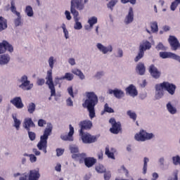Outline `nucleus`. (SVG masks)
I'll return each mask as SVG.
<instances>
[{
    "instance_id": "nucleus-46",
    "label": "nucleus",
    "mask_w": 180,
    "mask_h": 180,
    "mask_svg": "<svg viewBox=\"0 0 180 180\" xmlns=\"http://www.w3.org/2000/svg\"><path fill=\"white\" fill-rule=\"evenodd\" d=\"M61 27L63 29L65 39H70V34L68 32V30H67V27L64 23L62 24Z\"/></svg>"
},
{
    "instance_id": "nucleus-11",
    "label": "nucleus",
    "mask_w": 180,
    "mask_h": 180,
    "mask_svg": "<svg viewBox=\"0 0 180 180\" xmlns=\"http://www.w3.org/2000/svg\"><path fill=\"white\" fill-rule=\"evenodd\" d=\"M82 140L84 144H91L96 141V136L91 135L89 133L79 132Z\"/></svg>"
},
{
    "instance_id": "nucleus-6",
    "label": "nucleus",
    "mask_w": 180,
    "mask_h": 180,
    "mask_svg": "<svg viewBox=\"0 0 180 180\" xmlns=\"http://www.w3.org/2000/svg\"><path fill=\"white\" fill-rule=\"evenodd\" d=\"M150 49H151V43L150 41H143L141 44H140L139 51L138 55L134 58L135 63L140 61V60L144 57V51H146V50H150Z\"/></svg>"
},
{
    "instance_id": "nucleus-16",
    "label": "nucleus",
    "mask_w": 180,
    "mask_h": 180,
    "mask_svg": "<svg viewBox=\"0 0 180 180\" xmlns=\"http://www.w3.org/2000/svg\"><path fill=\"white\" fill-rule=\"evenodd\" d=\"M155 99H161L162 96H164V86H162V83L157 84L155 86Z\"/></svg>"
},
{
    "instance_id": "nucleus-2",
    "label": "nucleus",
    "mask_w": 180,
    "mask_h": 180,
    "mask_svg": "<svg viewBox=\"0 0 180 180\" xmlns=\"http://www.w3.org/2000/svg\"><path fill=\"white\" fill-rule=\"evenodd\" d=\"M51 131H53V124L48 123L44 134L40 136V140L37 145V148L43 151L44 154H47V140H49V136L51 134Z\"/></svg>"
},
{
    "instance_id": "nucleus-63",
    "label": "nucleus",
    "mask_w": 180,
    "mask_h": 180,
    "mask_svg": "<svg viewBox=\"0 0 180 180\" xmlns=\"http://www.w3.org/2000/svg\"><path fill=\"white\" fill-rule=\"evenodd\" d=\"M110 176H111L110 172H107L104 174L105 180H110Z\"/></svg>"
},
{
    "instance_id": "nucleus-59",
    "label": "nucleus",
    "mask_w": 180,
    "mask_h": 180,
    "mask_svg": "<svg viewBox=\"0 0 180 180\" xmlns=\"http://www.w3.org/2000/svg\"><path fill=\"white\" fill-rule=\"evenodd\" d=\"M63 154H64V149H61V148L56 149L57 157H60V155H63Z\"/></svg>"
},
{
    "instance_id": "nucleus-29",
    "label": "nucleus",
    "mask_w": 180,
    "mask_h": 180,
    "mask_svg": "<svg viewBox=\"0 0 180 180\" xmlns=\"http://www.w3.org/2000/svg\"><path fill=\"white\" fill-rule=\"evenodd\" d=\"M115 153H116V150H115V148H112L110 150L109 149V146L105 147V154L108 158H111V160H115Z\"/></svg>"
},
{
    "instance_id": "nucleus-21",
    "label": "nucleus",
    "mask_w": 180,
    "mask_h": 180,
    "mask_svg": "<svg viewBox=\"0 0 180 180\" xmlns=\"http://www.w3.org/2000/svg\"><path fill=\"white\" fill-rule=\"evenodd\" d=\"M133 20H134V11H133V8L130 7L124 22L125 25H130V23H133Z\"/></svg>"
},
{
    "instance_id": "nucleus-58",
    "label": "nucleus",
    "mask_w": 180,
    "mask_h": 180,
    "mask_svg": "<svg viewBox=\"0 0 180 180\" xmlns=\"http://www.w3.org/2000/svg\"><path fill=\"white\" fill-rule=\"evenodd\" d=\"M29 157H30V161L31 162H36L37 161V158L36 157V155L33 154H30Z\"/></svg>"
},
{
    "instance_id": "nucleus-30",
    "label": "nucleus",
    "mask_w": 180,
    "mask_h": 180,
    "mask_svg": "<svg viewBox=\"0 0 180 180\" xmlns=\"http://www.w3.org/2000/svg\"><path fill=\"white\" fill-rule=\"evenodd\" d=\"M12 117L13 120V127H15L16 130H19L20 129V124H22V121L18 119L16 114H13Z\"/></svg>"
},
{
    "instance_id": "nucleus-20",
    "label": "nucleus",
    "mask_w": 180,
    "mask_h": 180,
    "mask_svg": "<svg viewBox=\"0 0 180 180\" xmlns=\"http://www.w3.org/2000/svg\"><path fill=\"white\" fill-rule=\"evenodd\" d=\"M10 103L13 105L17 109H23L25 108V105L22 101V98L20 97H15L10 101Z\"/></svg>"
},
{
    "instance_id": "nucleus-52",
    "label": "nucleus",
    "mask_w": 180,
    "mask_h": 180,
    "mask_svg": "<svg viewBox=\"0 0 180 180\" xmlns=\"http://www.w3.org/2000/svg\"><path fill=\"white\" fill-rule=\"evenodd\" d=\"M156 50L158 51H160V50H162V51H166L167 47L164 46L161 42H160L155 47Z\"/></svg>"
},
{
    "instance_id": "nucleus-7",
    "label": "nucleus",
    "mask_w": 180,
    "mask_h": 180,
    "mask_svg": "<svg viewBox=\"0 0 180 180\" xmlns=\"http://www.w3.org/2000/svg\"><path fill=\"white\" fill-rule=\"evenodd\" d=\"M155 136L153 133H148L145 130H141L138 134H136L134 139L136 141H147V140H151L154 139Z\"/></svg>"
},
{
    "instance_id": "nucleus-56",
    "label": "nucleus",
    "mask_w": 180,
    "mask_h": 180,
    "mask_svg": "<svg viewBox=\"0 0 180 180\" xmlns=\"http://www.w3.org/2000/svg\"><path fill=\"white\" fill-rule=\"evenodd\" d=\"M63 80H64V79H63V77H56L55 78L54 83L56 84V85H61V81Z\"/></svg>"
},
{
    "instance_id": "nucleus-31",
    "label": "nucleus",
    "mask_w": 180,
    "mask_h": 180,
    "mask_svg": "<svg viewBox=\"0 0 180 180\" xmlns=\"http://www.w3.org/2000/svg\"><path fill=\"white\" fill-rule=\"evenodd\" d=\"M11 61V56L8 54H4L0 56V65H5Z\"/></svg>"
},
{
    "instance_id": "nucleus-3",
    "label": "nucleus",
    "mask_w": 180,
    "mask_h": 180,
    "mask_svg": "<svg viewBox=\"0 0 180 180\" xmlns=\"http://www.w3.org/2000/svg\"><path fill=\"white\" fill-rule=\"evenodd\" d=\"M73 160H79V162H82L84 160V165L87 167V168H91L94 167V164H96V159L94 158H86V154L82 153V154H75L72 155Z\"/></svg>"
},
{
    "instance_id": "nucleus-53",
    "label": "nucleus",
    "mask_w": 180,
    "mask_h": 180,
    "mask_svg": "<svg viewBox=\"0 0 180 180\" xmlns=\"http://www.w3.org/2000/svg\"><path fill=\"white\" fill-rule=\"evenodd\" d=\"M117 58H122L123 57V49L118 48L117 49V54L115 55Z\"/></svg>"
},
{
    "instance_id": "nucleus-49",
    "label": "nucleus",
    "mask_w": 180,
    "mask_h": 180,
    "mask_svg": "<svg viewBox=\"0 0 180 180\" xmlns=\"http://www.w3.org/2000/svg\"><path fill=\"white\" fill-rule=\"evenodd\" d=\"M179 173V171L178 169H176L173 172V175L170 177H169L168 180H178V174Z\"/></svg>"
},
{
    "instance_id": "nucleus-35",
    "label": "nucleus",
    "mask_w": 180,
    "mask_h": 180,
    "mask_svg": "<svg viewBox=\"0 0 180 180\" xmlns=\"http://www.w3.org/2000/svg\"><path fill=\"white\" fill-rule=\"evenodd\" d=\"M27 112L30 115H33L36 110V104L34 103H30L27 106Z\"/></svg>"
},
{
    "instance_id": "nucleus-44",
    "label": "nucleus",
    "mask_w": 180,
    "mask_h": 180,
    "mask_svg": "<svg viewBox=\"0 0 180 180\" xmlns=\"http://www.w3.org/2000/svg\"><path fill=\"white\" fill-rule=\"evenodd\" d=\"M180 4V0H174L173 2H172L170 6L171 11H175L176 8H178V5Z\"/></svg>"
},
{
    "instance_id": "nucleus-64",
    "label": "nucleus",
    "mask_w": 180,
    "mask_h": 180,
    "mask_svg": "<svg viewBox=\"0 0 180 180\" xmlns=\"http://www.w3.org/2000/svg\"><path fill=\"white\" fill-rule=\"evenodd\" d=\"M19 180H29V176H27L26 174H24L20 177Z\"/></svg>"
},
{
    "instance_id": "nucleus-42",
    "label": "nucleus",
    "mask_w": 180,
    "mask_h": 180,
    "mask_svg": "<svg viewBox=\"0 0 180 180\" xmlns=\"http://www.w3.org/2000/svg\"><path fill=\"white\" fill-rule=\"evenodd\" d=\"M172 164L174 165H179L180 167V156L179 155H176L172 158Z\"/></svg>"
},
{
    "instance_id": "nucleus-36",
    "label": "nucleus",
    "mask_w": 180,
    "mask_h": 180,
    "mask_svg": "<svg viewBox=\"0 0 180 180\" xmlns=\"http://www.w3.org/2000/svg\"><path fill=\"white\" fill-rule=\"evenodd\" d=\"M88 23L90 26V29H92V27H94V25H96V23H98V18L95 16L90 18L88 20Z\"/></svg>"
},
{
    "instance_id": "nucleus-14",
    "label": "nucleus",
    "mask_w": 180,
    "mask_h": 180,
    "mask_svg": "<svg viewBox=\"0 0 180 180\" xmlns=\"http://www.w3.org/2000/svg\"><path fill=\"white\" fill-rule=\"evenodd\" d=\"M69 130L68 135L62 134L60 135L61 140L63 141H74V127L71 124L69 125Z\"/></svg>"
},
{
    "instance_id": "nucleus-15",
    "label": "nucleus",
    "mask_w": 180,
    "mask_h": 180,
    "mask_svg": "<svg viewBox=\"0 0 180 180\" xmlns=\"http://www.w3.org/2000/svg\"><path fill=\"white\" fill-rule=\"evenodd\" d=\"M168 41L172 47V50L176 51L178 49H180V44L178 39L174 36H169Z\"/></svg>"
},
{
    "instance_id": "nucleus-33",
    "label": "nucleus",
    "mask_w": 180,
    "mask_h": 180,
    "mask_svg": "<svg viewBox=\"0 0 180 180\" xmlns=\"http://www.w3.org/2000/svg\"><path fill=\"white\" fill-rule=\"evenodd\" d=\"M8 27V22L4 17H0V32L5 30Z\"/></svg>"
},
{
    "instance_id": "nucleus-4",
    "label": "nucleus",
    "mask_w": 180,
    "mask_h": 180,
    "mask_svg": "<svg viewBox=\"0 0 180 180\" xmlns=\"http://www.w3.org/2000/svg\"><path fill=\"white\" fill-rule=\"evenodd\" d=\"M46 84L48 85L51 90V96H55V101H58L61 98V94H56V87L54 86V82L51 76V70L48 72V76L46 77Z\"/></svg>"
},
{
    "instance_id": "nucleus-18",
    "label": "nucleus",
    "mask_w": 180,
    "mask_h": 180,
    "mask_svg": "<svg viewBox=\"0 0 180 180\" xmlns=\"http://www.w3.org/2000/svg\"><path fill=\"white\" fill-rule=\"evenodd\" d=\"M149 72L153 77V78H155V79H158L160 77H161V72L158 70V68L155 67L154 65H150L149 67Z\"/></svg>"
},
{
    "instance_id": "nucleus-17",
    "label": "nucleus",
    "mask_w": 180,
    "mask_h": 180,
    "mask_svg": "<svg viewBox=\"0 0 180 180\" xmlns=\"http://www.w3.org/2000/svg\"><path fill=\"white\" fill-rule=\"evenodd\" d=\"M96 47L101 53L103 54H108V53H112L113 51V47L112 45H109L108 46H105L103 44L101 43H98L96 44Z\"/></svg>"
},
{
    "instance_id": "nucleus-40",
    "label": "nucleus",
    "mask_w": 180,
    "mask_h": 180,
    "mask_svg": "<svg viewBox=\"0 0 180 180\" xmlns=\"http://www.w3.org/2000/svg\"><path fill=\"white\" fill-rule=\"evenodd\" d=\"M96 171L98 174H103V172H106V168L103 165H97L96 166Z\"/></svg>"
},
{
    "instance_id": "nucleus-48",
    "label": "nucleus",
    "mask_w": 180,
    "mask_h": 180,
    "mask_svg": "<svg viewBox=\"0 0 180 180\" xmlns=\"http://www.w3.org/2000/svg\"><path fill=\"white\" fill-rule=\"evenodd\" d=\"M117 4V1L111 0L108 4L107 7L110 9V11H113V7Z\"/></svg>"
},
{
    "instance_id": "nucleus-38",
    "label": "nucleus",
    "mask_w": 180,
    "mask_h": 180,
    "mask_svg": "<svg viewBox=\"0 0 180 180\" xmlns=\"http://www.w3.org/2000/svg\"><path fill=\"white\" fill-rule=\"evenodd\" d=\"M11 11L12 12V13H13L14 15H19L20 13L18 11H16V6H15V1L12 0L11 2Z\"/></svg>"
},
{
    "instance_id": "nucleus-50",
    "label": "nucleus",
    "mask_w": 180,
    "mask_h": 180,
    "mask_svg": "<svg viewBox=\"0 0 180 180\" xmlns=\"http://www.w3.org/2000/svg\"><path fill=\"white\" fill-rule=\"evenodd\" d=\"M70 153L73 154V155L75 154H81V153H78V151H79L78 147L75 146H70Z\"/></svg>"
},
{
    "instance_id": "nucleus-51",
    "label": "nucleus",
    "mask_w": 180,
    "mask_h": 180,
    "mask_svg": "<svg viewBox=\"0 0 180 180\" xmlns=\"http://www.w3.org/2000/svg\"><path fill=\"white\" fill-rule=\"evenodd\" d=\"M29 139L31 141H34L36 140V133L33 131H27Z\"/></svg>"
},
{
    "instance_id": "nucleus-27",
    "label": "nucleus",
    "mask_w": 180,
    "mask_h": 180,
    "mask_svg": "<svg viewBox=\"0 0 180 180\" xmlns=\"http://www.w3.org/2000/svg\"><path fill=\"white\" fill-rule=\"evenodd\" d=\"M136 72L139 75H144V74H146V66L144 65V63H138L136 67Z\"/></svg>"
},
{
    "instance_id": "nucleus-24",
    "label": "nucleus",
    "mask_w": 180,
    "mask_h": 180,
    "mask_svg": "<svg viewBox=\"0 0 180 180\" xmlns=\"http://www.w3.org/2000/svg\"><path fill=\"white\" fill-rule=\"evenodd\" d=\"M57 63V59L54 56H50L48 59V64L50 70L47 71L46 77L49 75V71H51V75L53 77V68H54V64Z\"/></svg>"
},
{
    "instance_id": "nucleus-37",
    "label": "nucleus",
    "mask_w": 180,
    "mask_h": 180,
    "mask_svg": "<svg viewBox=\"0 0 180 180\" xmlns=\"http://www.w3.org/2000/svg\"><path fill=\"white\" fill-rule=\"evenodd\" d=\"M150 161V159L148 158H143V175H146L147 174V167L148 162Z\"/></svg>"
},
{
    "instance_id": "nucleus-28",
    "label": "nucleus",
    "mask_w": 180,
    "mask_h": 180,
    "mask_svg": "<svg viewBox=\"0 0 180 180\" xmlns=\"http://www.w3.org/2000/svg\"><path fill=\"white\" fill-rule=\"evenodd\" d=\"M167 110L170 113V115H176V108L172 105L171 101H169L166 105Z\"/></svg>"
},
{
    "instance_id": "nucleus-47",
    "label": "nucleus",
    "mask_w": 180,
    "mask_h": 180,
    "mask_svg": "<svg viewBox=\"0 0 180 180\" xmlns=\"http://www.w3.org/2000/svg\"><path fill=\"white\" fill-rule=\"evenodd\" d=\"M62 79H67V81H72L74 75L71 73H65V76L62 77Z\"/></svg>"
},
{
    "instance_id": "nucleus-41",
    "label": "nucleus",
    "mask_w": 180,
    "mask_h": 180,
    "mask_svg": "<svg viewBox=\"0 0 180 180\" xmlns=\"http://www.w3.org/2000/svg\"><path fill=\"white\" fill-rule=\"evenodd\" d=\"M105 112L107 113H115V110L112 108L109 107V104L105 103L104 105V111L101 112V115H103Z\"/></svg>"
},
{
    "instance_id": "nucleus-12",
    "label": "nucleus",
    "mask_w": 180,
    "mask_h": 180,
    "mask_svg": "<svg viewBox=\"0 0 180 180\" xmlns=\"http://www.w3.org/2000/svg\"><path fill=\"white\" fill-rule=\"evenodd\" d=\"M6 50L7 51H9V53H13V46H12L8 41H3L0 43V54H4Z\"/></svg>"
},
{
    "instance_id": "nucleus-57",
    "label": "nucleus",
    "mask_w": 180,
    "mask_h": 180,
    "mask_svg": "<svg viewBox=\"0 0 180 180\" xmlns=\"http://www.w3.org/2000/svg\"><path fill=\"white\" fill-rule=\"evenodd\" d=\"M46 82V80L44 79H37V84L39 85V86H42V85H44Z\"/></svg>"
},
{
    "instance_id": "nucleus-22",
    "label": "nucleus",
    "mask_w": 180,
    "mask_h": 180,
    "mask_svg": "<svg viewBox=\"0 0 180 180\" xmlns=\"http://www.w3.org/2000/svg\"><path fill=\"white\" fill-rule=\"evenodd\" d=\"M127 95H129V96H132L134 98L139 95V92L137 91V89L134 86V85L131 84L125 89Z\"/></svg>"
},
{
    "instance_id": "nucleus-9",
    "label": "nucleus",
    "mask_w": 180,
    "mask_h": 180,
    "mask_svg": "<svg viewBox=\"0 0 180 180\" xmlns=\"http://www.w3.org/2000/svg\"><path fill=\"white\" fill-rule=\"evenodd\" d=\"M109 123L112 124V127L110 129V133H112V134H119L122 131V124H120V122H117L115 118H110Z\"/></svg>"
},
{
    "instance_id": "nucleus-8",
    "label": "nucleus",
    "mask_w": 180,
    "mask_h": 180,
    "mask_svg": "<svg viewBox=\"0 0 180 180\" xmlns=\"http://www.w3.org/2000/svg\"><path fill=\"white\" fill-rule=\"evenodd\" d=\"M19 82H20L21 84L18 86L21 89H23V91H30V89L33 88V83L30 84V82L26 75H22L19 79Z\"/></svg>"
},
{
    "instance_id": "nucleus-23",
    "label": "nucleus",
    "mask_w": 180,
    "mask_h": 180,
    "mask_svg": "<svg viewBox=\"0 0 180 180\" xmlns=\"http://www.w3.org/2000/svg\"><path fill=\"white\" fill-rule=\"evenodd\" d=\"M22 126L24 129L27 130V131H30V127H34V128L36 127V124H34V122H33V120H32V118H25L24 120Z\"/></svg>"
},
{
    "instance_id": "nucleus-55",
    "label": "nucleus",
    "mask_w": 180,
    "mask_h": 180,
    "mask_svg": "<svg viewBox=\"0 0 180 180\" xmlns=\"http://www.w3.org/2000/svg\"><path fill=\"white\" fill-rule=\"evenodd\" d=\"M158 164H159L160 167H164V165H165V158L160 157L158 159Z\"/></svg>"
},
{
    "instance_id": "nucleus-62",
    "label": "nucleus",
    "mask_w": 180,
    "mask_h": 180,
    "mask_svg": "<svg viewBox=\"0 0 180 180\" xmlns=\"http://www.w3.org/2000/svg\"><path fill=\"white\" fill-rule=\"evenodd\" d=\"M68 92L69 95H70L72 96V98H74V91L72 89V86H70L68 88Z\"/></svg>"
},
{
    "instance_id": "nucleus-43",
    "label": "nucleus",
    "mask_w": 180,
    "mask_h": 180,
    "mask_svg": "<svg viewBox=\"0 0 180 180\" xmlns=\"http://www.w3.org/2000/svg\"><path fill=\"white\" fill-rule=\"evenodd\" d=\"M127 115L130 117V119H132L134 122H136V120H137V114L131 110H128L127 112Z\"/></svg>"
},
{
    "instance_id": "nucleus-54",
    "label": "nucleus",
    "mask_w": 180,
    "mask_h": 180,
    "mask_svg": "<svg viewBox=\"0 0 180 180\" xmlns=\"http://www.w3.org/2000/svg\"><path fill=\"white\" fill-rule=\"evenodd\" d=\"M103 75H105V72L104 71H100V72H97L96 73V75H94V77L97 79H101V78H102V77H103Z\"/></svg>"
},
{
    "instance_id": "nucleus-5",
    "label": "nucleus",
    "mask_w": 180,
    "mask_h": 180,
    "mask_svg": "<svg viewBox=\"0 0 180 180\" xmlns=\"http://www.w3.org/2000/svg\"><path fill=\"white\" fill-rule=\"evenodd\" d=\"M85 4L82 0H71L70 12L72 15H79L78 11H84Z\"/></svg>"
},
{
    "instance_id": "nucleus-10",
    "label": "nucleus",
    "mask_w": 180,
    "mask_h": 180,
    "mask_svg": "<svg viewBox=\"0 0 180 180\" xmlns=\"http://www.w3.org/2000/svg\"><path fill=\"white\" fill-rule=\"evenodd\" d=\"M162 85L163 86L164 90L167 91L169 95H171V96H174V95H175L176 85L169 83V82H162Z\"/></svg>"
},
{
    "instance_id": "nucleus-19",
    "label": "nucleus",
    "mask_w": 180,
    "mask_h": 180,
    "mask_svg": "<svg viewBox=\"0 0 180 180\" xmlns=\"http://www.w3.org/2000/svg\"><path fill=\"white\" fill-rule=\"evenodd\" d=\"M80 133H82L83 130H91L92 128V122L91 120H84L81 121L79 124Z\"/></svg>"
},
{
    "instance_id": "nucleus-61",
    "label": "nucleus",
    "mask_w": 180,
    "mask_h": 180,
    "mask_svg": "<svg viewBox=\"0 0 180 180\" xmlns=\"http://www.w3.org/2000/svg\"><path fill=\"white\" fill-rule=\"evenodd\" d=\"M44 124H46V120H44L43 119H40L38 120V126L39 127H43V126H44Z\"/></svg>"
},
{
    "instance_id": "nucleus-26",
    "label": "nucleus",
    "mask_w": 180,
    "mask_h": 180,
    "mask_svg": "<svg viewBox=\"0 0 180 180\" xmlns=\"http://www.w3.org/2000/svg\"><path fill=\"white\" fill-rule=\"evenodd\" d=\"M79 15H73V19L75 20L74 29L75 30H81L82 29V24L79 22Z\"/></svg>"
},
{
    "instance_id": "nucleus-13",
    "label": "nucleus",
    "mask_w": 180,
    "mask_h": 180,
    "mask_svg": "<svg viewBox=\"0 0 180 180\" xmlns=\"http://www.w3.org/2000/svg\"><path fill=\"white\" fill-rule=\"evenodd\" d=\"M107 94L109 95H114L115 98L117 99H122V98L124 97V91L120 89H109Z\"/></svg>"
},
{
    "instance_id": "nucleus-60",
    "label": "nucleus",
    "mask_w": 180,
    "mask_h": 180,
    "mask_svg": "<svg viewBox=\"0 0 180 180\" xmlns=\"http://www.w3.org/2000/svg\"><path fill=\"white\" fill-rule=\"evenodd\" d=\"M66 104H67L68 106H74V102L72 101V100L71 99L70 97H69L66 100Z\"/></svg>"
},
{
    "instance_id": "nucleus-32",
    "label": "nucleus",
    "mask_w": 180,
    "mask_h": 180,
    "mask_svg": "<svg viewBox=\"0 0 180 180\" xmlns=\"http://www.w3.org/2000/svg\"><path fill=\"white\" fill-rule=\"evenodd\" d=\"M25 13L28 18H33L34 12L33 11V7L31 6H27L25 9Z\"/></svg>"
},
{
    "instance_id": "nucleus-34",
    "label": "nucleus",
    "mask_w": 180,
    "mask_h": 180,
    "mask_svg": "<svg viewBox=\"0 0 180 180\" xmlns=\"http://www.w3.org/2000/svg\"><path fill=\"white\" fill-rule=\"evenodd\" d=\"M72 74H75V75H77L80 78V79H85V75L79 69H73L72 70Z\"/></svg>"
},
{
    "instance_id": "nucleus-1",
    "label": "nucleus",
    "mask_w": 180,
    "mask_h": 180,
    "mask_svg": "<svg viewBox=\"0 0 180 180\" xmlns=\"http://www.w3.org/2000/svg\"><path fill=\"white\" fill-rule=\"evenodd\" d=\"M86 99L82 104V106L88 110L90 119H93L96 116L95 106L98 105L99 100L98 99V96L94 91L86 92Z\"/></svg>"
},
{
    "instance_id": "nucleus-25",
    "label": "nucleus",
    "mask_w": 180,
    "mask_h": 180,
    "mask_svg": "<svg viewBox=\"0 0 180 180\" xmlns=\"http://www.w3.org/2000/svg\"><path fill=\"white\" fill-rule=\"evenodd\" d=\"M29 180H39L40 178V173L39 169H32L29 172Z\"/></svg>"
},
{
    "instance_id": "nucleus-45",
    "label": "nucleus",
    "mask_w": 180,
    "mask_h": 180,
    "mask_svg": "<svg viewBox=\"0 0 180 180\" xmlns=\"http://www.w3.org/2000/svg\"><path fill=\"white\" fill-rule=\"evenodd\" d=\"M150 27L153 33H157L158 32V23L157 22H151Z\"/></svg>"
},
{
    "instance_id": "nucleus-39",
    "label": "nucleus",
    "mask_w": 180,
    "mask_h": 180,
    "mask_svg": "<svg viewBox=\"0 0 180 180\" xmlns=\"http://www.w3.org/2000/svg\"><path fill=\"white\" fill-rule=\"evenodd\" d=\"M17 18H15L14 20V24L15 26L18 27V26H22V15H20V13L18 15H16Z\"/></svg>"
}]
</instances>
